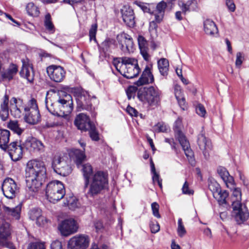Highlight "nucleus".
<instances>
[{"mask_svg": "<svg viewBox=\"0 0 249 249\" xmlns=\"http://www.w3.org/2000/svg\"><path fill=\"white\" fill-rule=\"evenodd\" d=\"M62 93V95H64V97H59L57 100V103L59 104L58 108L54 107L53 104H51L50 106H49L47 101H46V107L52 114L67 118L73 110V101L70 94H66L64 92Z\"/></svg>", "mask_w": 249, "mask_h": 249, "instance_id": "obj_4", "label": "nucleus"}, {"mask_svg": "<svg viewBox=\"0 0 249 249\" xmlns=\"http://www.w3.org/2000/svg\"><path fill=\"white\" fill-rule=\"evenodd\" d=\"M90 239L88 235L79 234L71 237L68 241L70 249H86L89 245Z\"/></svg>", "mask_w": 249, "mask_h": 249, "instance_id": "obj_8", "label": "nucleus"}, {"mask_svg": "<svg viewBox=\"0 0 249 249\" xmlns=\"http://www.w3.org/2000/svg\"><path fill=\"white\" fill-rule=\"evenodd\" d=\"M6 151L8 152L9 155L13 161H18L20 160L23 155V148L18 142H14L7 146Z\"/></svg>", "mask_w": 249, "mask_h": 249, "instance_id": "obj_18", "label": "nucleus"}, {"mask_svg": "<svg viewBox=\"0 0 249 249\" xmlns=\"http://www.w3.org/2000/svg\"><path fill=\"white\" fill-rule=\"evenodd\" d=\"M64 204L65 206H67L70 209L72 210H75L80 206V203L78 200L74 196L67 198L66 201L64 202Z\"/></svg>", "mask_w": 249, "mask_h": 249, "instance_id": "obj_37", "label": "nucleus"}, {"mask_svg": "<svg viewBox=\"0 0 249 249\" xmlns=\"http://www.w3.org/2000/svg\"><path fill=\"white\" fill-rule=\"evenodd\" d=\"M97 30V25L96 24H93L91 25V28L89 31V36L90 41L92 40L96 42V35Z\"/></svg>", "mask_w": 249, "mask_h": 249, "instance_id": "obj_49", "label": "nucleus"}, {"mask_svg": "<svg viewBox=\"0 0 249 249\" xmlns=\"http://www.w3.org/2000/svg\"><path fill=\"white\" fill-rule=\"evenodd\" d=\"M74 124L78 129L82 131H87L88 128H90L93 124L90 121L89 118L84 113L78 114L75 120Z\"/></svg>", "mask_w": 249, "mask_h": 249, "instance_id": "obj_23", "label": "nucleus"}, {"mask_svg": "<svg viewBox=\"0 0 249 249\" xmlns=\"http://www.w3.org/2000/svg\"><path fill=\"white\" fill-rule=\"evenodd\" d=\"M77 221L70 218L62 221L58 226V229L64 236H68L76 232L78 229Z\"/></svg>", "mask_w": 249, "mask_h": 249, "instance_id": "obj_9", "label": "nucleus"}, {"mask_svg": "<svg viewBox=\"0 0 249 249\" xmlns=\"http://www.w3.org/2000/svg\"><path fill=\"white\" fill-rule=\"evenodd\" d=\"M40 115L38 110L32 109V110L25 111L24 119L30 124H36L40 121Z\"/></svg>", "mask_w": 249, "mask_h": 249, "instance_id": "obj_28", "label": "nucleus"}, {"mask_svg": "<svg viewBox=\"0 0 249 249\" xmlns=\"http://www.w3.org/2000/svg\"><path fill=\"white\" fill-rule=\"evenodd\" d=\"M27 249H45V247L43 243L35 242L29 243Z\"/></svg>", "mask_w": 249, "mask_h": 249, "instance_id": "obj_50", "label": "nucleus"}, {"mask_svg": "<svg viewBox=\"0 0 249 249\" xmlns=\"http://www.w3.org/2000/svg\"><path fill=\"white\" fill-rule=\"evenodd\" d=\"M112 44L113 40L107 38L101 44V45L99 46L100 50L104 53H106L109 51Z\"/></svg>", "mask_w": 249, "mask_h": 249, "instance_id": "obj_41", "label": "nucleus"}, {"mask_svg": "<svg viewBox=\"0 0 249 249\" xmlns=\"http://www.w3.org/2000/svg\"><path fill=\"white\" fill-rule=\"evenodd\" d=\"M22 67L20 71V75L22 77L27 79L30 82L32 83L34 80V72L32 66L28 62V60H22Z\"/></svg>", "mask_w": 249, "mask_h": 249, "instance_id": "obj_22", "label": "nucleus"}, {"mask_svg": "<svg viewBox=\"0 0 249 249\" xmlns=\"http://www.w3.org/2000/svg\"><path fill=\"white\" fill-rule=\"evenodd\" d=\"M23 145L31 152H41L44 151V146L42 142L34 137L28 138Z\"/></svg>", "mask_w": 249, "mask_h": 249, "instance_id": "obj_19", "label": "nucleus"}, {"mask_svg": "<svg viewBox=\"0 0 249 249\" xmlns=\"http://www.w3.org/2000/svg\"><path fill=\"white\" fill-rule=\"evenodd\" d=\"M154 81V76L151 72L150 68L149 66H146L141 77L136 82L135 84L137 86H141L143 85L152 83Z\"/></svg>", "mask_w": 249, "mask_h": 249, "instance_id": "obj_24", "label": "nucleus"}, {"mask_svg": "<svg viewBox=\"0 0 249 249\" xmlns=\"http://www.w3.org/2000/svg\"><path fill=\"white\" fill-rule=\"evenodd\" d=\"M51 249H62V246L61 242L55 240L52 242L51 245Z\"/></svg>", "mask_w": 249, "mask_h": 249, "instance_id": "obj_64", "label": "nucleus"}, {"mask_svg": "<svg viewBox=\"0 0 249 249\" xmlns=\"http://www.w3.org/2000/svg\"><path fill=\"white\" fill-rule=\"evenodd\" d=\"M27 187L33 192H37L46 178V170L43 162L36 160H30L25 169Z\"/></svg>", "mask_w": 249, "mask_h": 249, "instance_id": "obj_2", "label": "nucleus"}, {"mask_svg": "<svg viewBox=\"0 0 249 249\" xmlns=\"http://www.w3.org/2000/svg\"><path fill=\"white\" fill-rule=\"evenodd\" d=\"M82 171L85 182L84 189L88 188L86 193L88 196H94L101 193L108 186V178L107 175L102 171H97L94 174L93 173L92 166L89 163L82 165Z\"/></svg>", "mask_w": 249, "mask_h": 249, "instance_id": "obj_1", "label": "nucleus"}, {"mask_svg": "<svg viewBox=\"0 0 249 249\" xmlns=\"http://www.w3.org/2000/svg\"><path fill=\"white\" fill-rule=\"evenodd\" d=\"M29 217L32 220H36V223L38 226L44 224L46 220L41 214V210L39 209L34 208L29 212Z\"/></svg>", "mask_w": 249, "mask_h": 249, "instance_id": "obj_29", "label": "nucleus"}, {"mask_svg": "<svg viewBox=\"0 0 249 249\" xmlns=\"http://www.w3.org/2000/svg\"><path fill=\"white\" fill-rule=\"evenodd\" d=\"M93 107L90 103V96L87 91H82L77 98V110H87L92 112Z\"/></svg>", "mask_w": 249, "mask_h": 249, "instance_id": "obj_17", "label": "nucleus"}, {"mask_svg": "<svg viewBox=\"0 0 249 249\" xmlns=\"http://www.w3.org/2000/svg\"><path fill=\"white\" fill-rule=\"evenodd\" d=\"M137 5L141 8V9L145 13H150L151 15H153L154 13L153 11L151 10L150 5L143 3L142 2H136Z\"/></svg>", "mask_w": 249, "mask_h": 249, "instance_id": "obj_46", "label": "nucleus"}, {"mask_svg": "<svg viewBox=\"0 0 249 249\" xmlns=\"http://www.w3.org/2000/svg\"><path fill=\"white\" fill-rule=\"evenodd\" d=\"M152 174L153 183L155 184L156 182H157L159 187L162 188V179L160 178L159 174L156 172L152 173Z\"/></svg>", "mask_w": 249, "mask_h": 249, "instance_id": "obj_56", "label": "nucleus"}, {"mask_svg": "<svg viewBox=\"0 0 249 249\" xmlns=\"http://www.w3.org/2000/svg\"><path fill=\"white\" fill-rule=\"evenodd\" d=\"M21 205L19 204L15 207L10 208L4 206L1 219L4 220H19L20 217Z\"/></svg>", "mask_w": 249, "mask_h": 249, "instance_id": "obj_14", "label": "nucleus"}, {"mask_svg": "<svg viewBox=\"0 0 249 249\" xmlns=\"http://www.w3.org/2000/svg\"><path fill=\"white\" fill-rule=\"evenodd\" d=\"M186 4L188 6L190 12L191 11H196L198 9L197 3L195 0H188Z\"/></svg>", "mask_w": 249, "mask_h": 249, "instance_id": "obj_54", "label": "nucleus"}, {"mask_svg": "<svg viewBox=\"0 0 249 249\" xmlns=\"http://www.w3.org/2000/svg\"><path fill=\"white\" fill-rule=\"evenodd\" d=\"M180 91H177L175 92V96L178 101V103L182 110H185L186 107V105L184 98L179 95Z\"/></svg>", "mask_w": 249, "mask_h": 249, "instance_id": "obj_48", "label": "nucleus"}, {"mask_svg": "<svg viewBox=\"0 0 249 249\" xmlns=\"http://www.w3.org/2000/svg\"><path fill=\"white\" fill-rule=\"evenodd\" d=\"M17 103V99L13 97L10 100V109L11 110V112L13 111H15L16 116H20V114L21 113L20 109L18 108L16 104Z\"/></svg>", "mask_w": 249, "mask_h": 249, "instance_id": "obj_42", "label": "nucleus"}, {"mask_svg": "<svg viewBox=\"0 0 249 249\" xmlns=\"http://www.w3.org/2000/svg\"><path fill=\"white\" fill-rule=\"evenodd\" d=\"M151 208L154 216L158 218H160V215L159 212V205L157 202H153L151 204Z\"/></svg>", "mask_w": 249, "mask_h": 249, "instance_id": "obj_55", "label": "nucleus"}, {"mask_svg": "<svg viewBox=\"0 0 249 249\" xmlns=\"http://www.w3.org/2000/svg\"><path fill=\"white\" fill-rule=\"evenodd\" d=\"M178 141L181 145L184 153L189 161L192 163L194 161V153L192 149L190 148L189 142L187 141L186 138L181 139Z\"/></svg>", "mask_w": 249, "mask_h": 249, "instance_id": "obj_31", "label": "nucleus"}, {"mask_svg": "<svg viewBox=\"0 0 249 249\" xmlns=\"http://www.w3.org/2000/svg\"><path fill=\"white\" fill-rule=\"evenodd\" d=\"M120 48L124 53H129L134 51V43L132 37L125 33H122L117 36Z\"/></svg>", "mask_w": 249, "mask_h": 249, "instance_id": "obj_12", "label": "nucleus"}, {"mask_svg": "<svg viewBox=\"0 0 249 249\" xmlns=\"http://www.w3.org/2000/svg\"><path fill=\"white\" fill-rule=\"evenodd\" d=\"M196 113L201 117H204L206 114V110L203 106L199 104L196 107Z\"/></svg>", "mask_w": 249, "mask_h": 249, "instance_id": "obj_59", "label": "nucleus"}, {"mask_svg": "<svg viewBox=\"0 0 249 249\" xmlns=\"http://www.w3.org/2000/svg\"><path fill=\"white\" fill-rule=\"evenodd\" d=\"M137 90V88L135 86H130L128 87L126 90V93L129 100L134 98Z\"/></svg>", "mask_w": 249, "mask_h": 249, "instance_id": "obj_51", "label": "nucleus"}, {"mask_svg": "<svg viewBox=\"0 0 249 249\" xmlns=\"http://www.w3.org/2000/svg\"><path fill=\"white\" fill-rule=\"evenodd\" d=\"M9 116V108H1L0 109V117L3 121L7 119Z\"/></svg>", "mask_w": 249, "mask_h": 249, "instance_id": "obj_58", "label": "nucleus"}, {"mask_svg": "<svg viewBox=\"0 0 249 249\" xmlns=\"http://www.w3.org/2000/svg\"><path fill=\"white\" fill-rule=\"evenodd\" d=\"M122 17L124 22L130 27L134 26L135 17L133 9L128 5H124L121 9Z\"/></svg>", "mask_w": 249, "mask_h": 249, "instance_id": "obj_20", "label": "nucleus"}, {"mask_svg": "<svg viewBox=\"0 0 249 249\" xmlns=\"http://www.w3.org/2000/svg\"><path fill=\"white\" fill-rule=\"evenodd\" d=\"M26 9L29 16L37 17L39 15L38 8L33 2L28 3L26 5Z\"/></svg>", "mask_w": 249, "mask_h": 249, "instance_id": "obj_38", "label": "nucleus"}, {"mask_svg": "<svg viewBox=\"0 0 249 249\" xmlns=\"http://www.w3.org/2000/svg\"><path fill=\"white\" fill-rule=\"evenodd\" d=\"M7 127L18 135H20L24 131V128L22 127L21 124L16 120L9 121L7 124Z\"/></svg>", "mask_w": 249, "mask_h": 249, "instance_id": "obj_36", "label": "nucleus"}, {"mask_svg": "<svg viewBox=\"0 0 249 249\" xmlns=\"http://www.w3.org/2000/svg\"><path fill=\"white\" fill-rule=\"evenodd\" d=\"M79 143L81 146L83 147V151L74 149L72 150V152L75 158V162L78 166L81 164L82 162L86 159V155L84 152L86 143L82 140L79 141Z\"/></svg>", "mask_w": 249, "mask_h": 249, "instance_id": "obj_30", "label": "nucleus"}, {"mask_svg": "<svg viewBox=\"0 0 249 249\" xmlns=\"http://www.w3.org/2000/svg\"><path fill=\"white\" fill-rule=\"evenodd\" d=\"M10 132L6 129H0V148L6 151V148L8 145Z\"/></svg>", "mask_w": 249, "mask_h": 249, "instance_id": "obj_33", "label": "nucleus"}, {"mask_svg": "<svg viewBox=\"0 0 249 249\" xmlns=\"http://www.w3.org/2000/svg\"><path fill=\"white\" fill-rule=\"evenodd\" d=\"M120 72L127 79L137 76L140 72V69L137 59L128 57L121 58Z\"/></svg>", "mask_w": 249, "mask_h": 249, "instance_id": "obj_5", "label": "nucleus"}, {"mask_svg": "<svg viewBox=\"0 0 249 249\" xmlns=\"http://www.w3.org/2000/svg\"><path fill=\"white\" fill-rule=\"evenodd\" d=\"M44 26L46 29L50 34H53L55 32V28L52 21L51 16L50 14H47L45 17Z\"/></svg>", "mask_w": 249, "mask_h": 249, "instance_id": "obj_40", "label": "nucleus"}, {"mask_svg": "<svg viewBox=\"0 0 249 249\" xmlns=\"http://www.w3.org/2000/svg\"><path fill=\"white\" fill-rule=\"evenodd\" d=\"M2 190L6 197L12 199L16 196L18 192V188L14 179L7 178L3 181Z\"/></svg>", "mask_w": 249, "mask_h": 249, "instance_id": "obj_13", "label": "nucleus"}, {"mask_svg": "<svg viewBox=\"0 0 249 249\" xmlns=\"http://www.w3.org/2000/svg\"><path fill=\"white\" fill-rule=\"evenodd\" d=\"M226 4L229 10L231 12H233L235 10V5L232 0H225Z\"/></svg>", "mask_w": 249, "mask_h": 249, "instance_id": "obj_60", "label": "nucleus"}, {"mask_svg": "<svg viewBox=\"0 0 249 249\" xmlns=\"http://www.w3.org/2000/svg\"><path fill=\"white\" fill-rule=\"evenodd\" d=\"M11 229L8 222H4L0 225V246L10 249H16L13 244L10 242Z\"/></svg>", "mask_w": 249, "mask_h": 249, "instance_id": "obj_10", "label": "nucleus"}, {"mask_svg": "<svg viewBox=\"0 0 249 249\" xmlns=\"http://www.w3.org/2000/svg\"><path fill=\"white\" fill-rule=\"evenodd\" d=\"M177 232L178 235L180 237H182L186 233V231L183 224L181 218L178 219Z\"/></svg>", "mask_w": 249, "mask_h": 249, "instance_id": "obj_43", "label": "nucleus"}, {"mask_svg": "<svg viewBox=\"0 0 249 249\" xmlns=\"http://www.w3.org/2000/svg\"><path fill=\"white\" fill-rule=\"evenodd\" d=\"M232 207V215L234 216L236 221L240 224L246 221L249 217L247 207L241 204L234 203Z\"/></svg>", "mask_w": 249, "mask_h": 249, "instance_id": "obj_16", "label": "nucleus"}, {"mask_svg": "<svg viewBox=\"0 0 249 249\" xmlns=\"http://www.w3.org/2000/svg\"><path fill=\"white\" fill-rule=\"evenodd\" d=\"M169 62L166 58H160L158 61V66L160 74L163 76H166L168 73Z\"/></svg>", "mask_w": 249, "mask_h": 249, "instance_id": "obj_35", "label": "nucleus"}, {"mask_svg": "<svg viewBox=\"0 0 249 249\" xmlns=\"http://www.w3.org/2000/svg\"><path fill=\"white\" fill-rule=\"evenodd\" d=\"M126 111L131 116L137 117L139 114V112L136 109L129 106L127 107Z\"/></svg>", "mask_w": 249, "mask_h": 249, "instance_id": "obj_61", "label": "nucleus"}, {"mask_svg": "<svg viewBox=\"0 0 249 249\" xmlns=\"http://www.w3.org/2000/svg\"><path fill=\"white\" fill-rule=\"evenodd\" d=\"M209 188L219 205H229V199H227L229 196L228 193L226 190H222L218 183H212L209 185Z\"/></svg>", "mask_w": 249, "mask_h": 249, "instance_id": "obj_11", "label": "nucleus"}, {"mask_svg": "<svg viewBox=\"0 0 249 249\" xmlns=\"http://www.w3.org/2000/svg\"><path fill=\"white\" fill-rule=\"evenodd\" d=\"M178 4L180 7L181 10H182V12L184 14H185L187 12H190V11L189 10V8L188 6L186 5V3H184L182 1L179 0L178 1Z\"/></svg>", "mask_w": 249, "mask_h": 249, "instance_id": "obj_62", "label": "nucleus"}, {"mask_svg": "<svg viewBox=\"0 0 249 249\" xmlns=\"http://www.w3.org/2000/svg\"><path fill=\"white\" fill-rule=\"evenodd\" d=\"M47 72L50 79L57 83L61 82L66 76V71L60 66H50L47 68Z\"/></svg>", "mask_w": 249, "mask_h": 249, "instance_id": "obj_15", "label": "nucleus"}, {"mask_svg": "<svg viewBox=\"0 0 249 249\" xmlns=\"http://www.w3.org/2000/svg\"><path fill=\"white\" fill-rule=\"evenodd\" d=\"M241 200V192L239 188H235L232 192L231 198V202L232 206H234V203L240 204Z\"/></svg>", "mask_w": 249, "mask_h": 249, "instance_id": "obj_39", "label": "nucleus"}, {"mask_svg": "<svg viewBox=\"0 0 249 249\" xmlns=\"http://www.w3.org/2000/svg\"><path fill=\"white\" fill-rule=\"evenodd\" d=\"M138 42L141 54L145 61H148L150 55L148 53V48L146 40L142 36H139L138 37Z\"/></svg>", "mask_w": 249, "mask_h": 249, "instance_id": "obj_26", "label": "nucleus"}, {"mask_svg": "<svg viewBox=\"0 0 249 249\" xmlns=\"http://www.w3.org/2000/svg\"><path fill=\"white\" fill-rule=\"evenodd\" d=\"M182 194L191 196L194 194V191L193 190L190 188L189 183L187 181H185L182 187Z\"/></svg>", "mask_w": 249, "mask_h": 249, "instance_id": "obj_53", "label": "nucleus"}, {"mask_svg": "<svg viewBox=\"0 0 249 249\" xmlns=\"http://www.w3.org/2000/svg\"><path fill=\"white\" fill-rule=\"evenodd\" d=\"M9 103V96L7 94H5L3 97L2 102L0 105V107L1 108H9L8 107Z\"/></svg>", "mask_w": 249, "mask_h": 249, "instance_id": "obj_63", "label": "nucleus"}, {"mask_svg": "<svg viewBox=\"0 0 249 249\" xmlns=\"http://www.w3.org/2000/svg\"><path fill=\"white\" fill-rule=\"evenodd\" d=\"M32 109L38 110L37 105L36 104V101L34 98H32L30 100H29L27 106L24 107V110L25 111L32 110Z\"/></svg>", "mask_w": 249, "mask_h": 249, "instance_id": "obj_45", "label": "nucleus"}, {"mask_svg": "<svg viewBox=\"0 0 249 249\" xmlns=\"http://www.w3.org/2000/svg\"><path fill=\"white\" fill-rule=\"evenodd\" d=\"M160 91L153 86L140 89L138 91L137 97L139 100L149 108L157 107L160 102Z\"/></svg>", "mask_w": 249, "mask_h": 249, "instance_id": "obj_3", "label": "nucleus"}, {"mask_svg": "<svg viewBox=\"0 0 249 249\" xmlns=\"http://www.w3.org/2000/svg\"><path fill=\"white\" fill-rule=\"evenodd\" d=\"M166 6V3L163 1L157 4L156 9L153 11L154 13L153 14L155 17V19L157 22H160L162 21Z\"/></svg>", "mask_w": 249, "mask_h": 249, "instance_id": "obj_32", "label": "nucleus"}, {"mask_svg": "<svg viewBox=\"0 0 249 249\" xmlns=\"http://www.w3.org/2000/svg\"><path fill=\"white\" fill-rule=\"evenodd\" d=\"M217 173L223 179L228 188L234 187V180L232 176H230L226 169L223 167H219L217 169Z\"/></svg>", "mask_w": 249, "mask_h": 249, "instance_id": "obj_25", "label": "nucleus"}, {"mask_svg": "<svg viewBox=\"0 0 249 249\" xmlns=\"http://www.w3.org/2000/svg\"><path fill=\"white\" fill-rule=\"evenodd\" d=\"M155 131L157 132H166L168 129V126L163 122L158 123L154 126Z\"/></svg>", "mask_w": 249, "mask_h": 249, "instance_id": "obj_47", "label": "nucleus"}, {"mask_svg": "<svg viewBox=\"0 0 249 249\" xmlns=\"http://www.w3.org/2000/svg\"><path fill=\"white\" fill-rule=\"evenodd\" d=\"M203 29L205 34L209 36H214L218 33L216 24L210 19H207L204 21Z\"/></svg>", "mask_w": 249, "mask_h": 249, "instance_id": "obj_27", "label": "nucleus"}, {"mask_svg": "<svg viewBox=\"0 0 249 249\" xmlns=\"http://www.w3.org/2000/svg\"><path fill=\"white\" fill-rule=\"evenodd\" d=\"M182 119L180 117H178L175 121L174 125L175 136L178 140L185 138L184 135L182 132Z\"/></svg>", "mask_w": 249, "mask_h": 249, "instance_id": "obj_34", "label": "nucleus"}, {"mask_svg": "<svg viewBox=\"0 0 249 249\" xmlns=\"http://www.w3.org/2000/svg\"><path fill=\"white\" fill-rule=\"evenodd\" d=\"M244 59V54L241 52H238L236 55L235 65L236 68H240Z\"/></svg>", "mask_w": 249, "mask_h": 249, "instance_id": "obj_52", "label": "nucleus"}, {"mask_svg": "<svg viewBox=\"0 0 249 249\" xmlns=\"http://www.w3.org/2000/svg\"><path fill=\"white\" fill-rule=\"evenodd\" d=\"M46 194L48 199L53 203H55L64 196L65 189L63 184L58 180L49 182L46 187Z\"/></svg>", "mask_w": 249, "mask_h": 249, "instance_id": "obj_6", "label": "nucleus"}, {"mask_svg": "<svg viewBox=\"0 0 249 249\" xmlns=\"http://www.w3.org/2000/svg\"><path fill=\"white\" fill-rule=\"evenodd\" d=\"M150 228L151 231L153 233L158 232L160 229L159 224L157 221H151L150 223Z\"/></svg>", "mask_w": 249, "mask_h": 249, "instance_id": "obj_57", "label": "nucleus"}, {"mask_svg": "<svg viewBox=\"0 0 249 249\" xmlns=\"http://www.w3.org/2000/svg\"><path fill=\"white\" fill-rule=\"evenodd\" d=\"M52 166L56 173L64 177L69 175L71 172V167L63 158L59 156H54Z\"/></svg>", "mask_w": 249, "mask_h": 249, "instance_id": "obj_7", "label": "nucleus"}, {"mask_svg": "<svg viewBox=\"0 0 249 249\" xmlns=\"http://www.w3.org/2000/svg\"><path fill=\"white\" fill-rule=\"evenodd\" d=\"M197 144L200 149L202 151L204 157L206 159L209 158V152L212 149L211 142L208 140L204 134H201L198 136Z\"/></svg>", "mask_w": 249, "mask_h": 249, "instance_id": "obj_21", "label": "nucleus"}, {"mask_svg": "<svg viewBox=\"0 0 249 249\" xmlns=\"http://www.w3.org/2000/svg\"><path fill=\"white\" fill-rule=\"evenodd\" d=\"M87 130L89 131L90 137L92 140L97 141L99 140V134L96 130V128L94 124H92L91 127L88 128Z\"/></svg>", "mask_w": 249, "mask_h": 249, "instance_id": "obj_44", "label": "nucleus"}]
</instances>
